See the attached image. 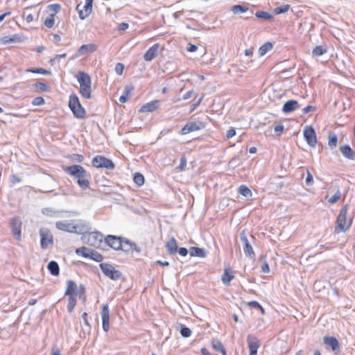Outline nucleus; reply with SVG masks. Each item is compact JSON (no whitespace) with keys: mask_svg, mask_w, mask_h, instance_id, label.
Wrapping results in <instances>:
<instances>
[{"mask_svg":"<svg viewBox=\"0 0 355 355\" xmlns=\"http://www.w3.org/2000/svg\"><path fill=\"white\" fill-rule=\"evenodd\" d=\"M180 255L182 257H186L189 252V250H187L186 248L182 247L178 248V252Z\"/></svg>","mask_w":355,"mask_h":355,"instance_id":"nucleus-57","label":"nucleus"},{"mask_svg":"<svg viewBox=\"0 0 355 355\" xmlns=\"http://www.w3.org/2000/svg\"><path fill=\"white\" fill-rule=\"evenodd\" d=\"M68 296V305L67 310L69 313L72 312L76 304V295H67Z\"/></svg>","mask_w":355,"mask_h":355,"instance_id":"nucleus-38","label":"nucleus"},{"mask_svg":"<svg viewBox=\"0 0 355 355\" xmlns=\"http://www.w3.org/2000/svg\"><path fill=\"white\" fill-rule=\"evenodd\" d=\"M166 251L168 254L170 255H174L178 252V244L175 239L174 237L171 238L166 243Z\"/></svg>","mask_w":355,"mask_h":355,"instance_id":"nucleus-23","label":"nucleus"},{"mask_svg":"<svg viewBox=\"0 0 355 355\" xmlns=\"http://www.w3.org/2000/svg\"><path fill=\"white\" fill-rule=\"evenodd\" d=\"M90 248L86 247H81L76 250V253L78 255H81L85 258H88L89 255Z\"/></svg>","mask_w":355,"mask_h":355,"instance_id":"nucleus-43","label":"nucleus"},{"mask_svg":"<svg viewBox=\"0 0 355 355\" xmlns=\"http://www.w3.org/2000/svg\"><path fill=\"white\" fill-rule=\"evenodd\" d=\"M47 268L53 276H58L60 274V267L55 261H51L47 265Z\"/></svg>","mask_w":355,"mask_h":355,"instance_id":"nucleus-29","label":"nucleus"},{"mask_svg":"<svg viewBox=\"0 0 355 355\" xmlns=\"http://www.w3.org/2000/svg\"><path fill=\"white\" fill-rule=\"evenodd\" d=\"M51 355H61L60 349L57 347H53L51 349Z\"/></svg>","mask_w":355,"mask_h":355,"instance_id":"nucleus-64","label":"nucleus"},{"mask_svg":"<svg viewBox=\"0 0 355 355\" xmlns=\"http://www.w3.org/2000/svg\"><path fill=\"white\" fill-rule=\"evenodd\" d=\"M212 347L218 352H220L223 355H226V349L223 343L218 339H213L211 340Z\"/></svg>","mask_w":355,"mask_h":355,"instance_id":"nucleus-28","label":"nucleus"},{"mask_svg":"<svg viewBox=\"0 0 355 355\" xmlns=\"http://www.w3.org/2000/svg\"><path fill=\"white\" fill-rule=\"evenodd\" d=\"M300 107L298 102L295 100H289L284 103L282 107V112L288 114Z\"/></svg>","mask_w":355,"mask_h":355,"instance_id":"nucleus-20","label":"nucleus"},{"mask_svg":"<svg viewBox=\"0 0 355 355\" xmlns=\"http://www.w3.org/2000/svg\"><path fill=\"white\" fill-rule=\"evenodd\" d=\"M235 135H236L235 129L231 128L227 130L226 136L229 139V138L233 137Z\"/></svg>","mask_w":355,"mask_h":355,"instance_id":"nucleus-62","label":"nucleus"},{"mask_svg":"<svg viewBox=\"0 0 355 355\" xmlns=\"http://www.w3.org/2000/svg\"><path fill=\"white\" fill-rule=\"evenodd\" d=\"M327 52V49L322 45L316 46L312 51L313 56H320Z\"/></svg>","mask_w":355,"mask_h":355,"instance_id":"nucleus-32","label":"nucleus"},{"mask_svg":"<svg viewBox=\"0 0 355 355\" xmlns=\"http://www.w3.org/2000/svg\"><path fill=\"white\" fill-rule=\"evenodd\" d=\"M328 145L331 148H334L337 146L338 137L334 132H330L328 137Z\"/></svg>","mask_w":355,"mask_h":355,"instance_id":"nucleus-37","label":"nucleus"},{"mask_svg":"<svg viewBox=\"0 0 355 355\" xmlns=\"http://www.w3.org/2000/svg\"><path fill=\"white\" fill-rule=\"evenodd\" d=\"M55 14H51L44 21V25L47 28H51L53 26L55 23Z\"/></svg>","mask_w":355,"mask_h":355,"instance_id":"nucleus-48","label":"nucleus"},{"mask_svg":"<svg viewBox=\"0 0 355 355\" xmlns=\"http://www.w3.org/2000/svg\"><path fill=\"white\" fill-rule=\"evenodd\" d=\"M273 45L271 42H267L260 46L259 53L261 56L264 55L268 51L272 49Z\"/></svg>","mask_w":355,"mask_h":355,"instance_id":"nucleus-36","label":"nucleus"},{"mask_svg":"<svg viewBox=\"0 0 355 355\" xmlns=\"http://www.w3.org/2000/svg\"><path fill=\"white\" fill-rule=\"evenodd\" d=\"M2 41L4 44L18 42L20 41V37L18 35L5 36L2 38Z\"/></svg>","mask_w":355,"mask_h":355,"instance_id":"nucleus-41","label":"nucleus"},{"mask_svg":"<svg viewBox=\"0 0 355 355\" xmlns=\"http://www.w3.org/2000/svg\"><path fill=\"white\" fill-rule=\"evenodd\" d=\"M92 166L98 168H106L107 170H113L115 164L110 159L103 155H96L92 161Z\"/></svg>","mask_w":355,"mask_h":355,"instance_id":"nucleus-6","label":"nucleus"},{"mask_svg":"<svg viewBox=\"0 0 355 355\" xmlns=\"http://www.w3.org/2000/svg\"><path fill=\"white\" fill-rule=\"evenodd\" d=\"M88 258L97 262H101L103 260V255L93 249H91Z\"/></svg>","mask_w":355,"mask_h":355,"instance_id":"nucleus-33","label":"nucleus"},{"mask_svg":"<svg viewBox=\"0 0 355 355\" xmlns=\"http://www.w3.org/2000/svg\"><path fill=\"white\" fill-rule=\"evenodd\" d=\"M240 239L243 245V251H244L245 256L250 259L254 258L255 253L253 250V248H252L250 241H248V239L247 238V235L245 234V230H243L240 233Z\"/></svg>","mask_w":355,"mask_h":355,"instance_id":"nucleus-8","label":"nucleus"},{"mask_svg":"<svg viewBox=\"0 0 355 355\" xmlns=\"http://www.w3.org/2000/svg\"><path fill=\"white\" fill-rule=\"evenodd\" d=\"M304 137L306 143L313 147L317 143L316 134L314 128L311 126H306L303 132Z\"/></svg>","mask_w":355,"mask_h":355,"instance_id":"nucleus-12","label":"nucleus"},{"mask_svg":"<svg viewBox=\"0 0 355 355\" xmlns=\"http://www.w3.org/2000/svg\"><path fill=\"white\" fill-rule=\"evenodd\" d=\"M132 244L133 243L130 240L123 238V245L120 250L127 253L130 252L132 250Z\"/></svg>","mask_w":355,"mask_h":355,"instance_id":"nucleus-34","label":"nucleus"},{"mask_svg":"<svg viewBox=\"0 0 355 355\" xmlns=\"http://www.w3.org/2000/svg\"><path fill=\"white\" fill-rule=\"evenodd\" d=\"M76 78L80 84V94L86 98H92V79L90 76L85 71H78Z\"/></svg>","mask_w":355,"mask_h":355,"instance_id":"nucleus-2","label":"nucleus"},{"mask_svg":"<svg viewBox=\"0 0 355 355\" xmlns=\"http://www.w3.org/2000/svg\"><path fill=\"white\" fill-rule=\"evenodd\" d=\"M159 101L155 100L143 105L139 109V112H152L157 110L159 108Z\"/></svg>","mask_w":355,"mask_h":355,"instance_id":"nucleus-19","label":"nucleus"},{"mask_svg":"<svg viewBox=\"0 0 355 355\" xmlns=\"http://www.w3.org/2000/svg\"><path fill=\"white\" fill-rule=\"evenodd\" d=\"M239 193L245 198H251L252 195L251 190L245 185H241L239 187Z\"/></svg>","mask_w":355,"mask_h":355,"instance_id":"nucleus-35","label":"nucleus"},{"mask_svg":"<svg viewBox=\"0 0 355 355\" xmlns=\"http://www.w3.org/2000/svg\"><path fill=\"white\" fill-rule=\"evenodd\" d=\"M93 1L94 0H85L84 6H82L81 3L77 5L76 10L78 12L79 17L81 19H85L91 13L92 10Z\"/></svg>","mask_w":355,"mask_h":355,"instance_id":"nucleus-10","label":"nucleus"},{"mask_svg":"<svg viewBox=\"0 0 355 355\" xmlns=\"http://www.w3.org/2000/svg\"><path fill=\"white\" fill-rule=\"evenodd\" d=\"M159 48V44H155L149 48L144 55V60L150 62L155 58L158 55Z\"/></svg>","mask_w":355,"mask_h":355,"instance_id":"nucleus-18","label":"nucleus"},{"mask_svg":"<svg viewBox=\"0 0 355 355\" xmlns=\"http://www.w3.org/2000/svg\"><path fill=\"white\" fill-rule=\"evenodd\" d=\"M341 196V193L339 190H338L331 197H330L328 200V202L331 204L336 203Z\"/></svg>","mask_w":355,"mask_h":355,"instance_id":"nucleus-50","label":"nucleus"},{"mask_svg":"<svg viewBox=\"0 0 355 355\" xmlns=\"http://www.w3.org/2000/svg\"><path fill=\"white\" fill-rule=\"evenodd\" d=\"M49 11L53 12V14L58 13L61 10V6L59 3L50 4L47 7Z\"/></svg>","mask_w":355,"mask_h":355,"instance_id":"nucleus-49","label":"nucleus"},{"mask_svg":"<svg viewBox=\"0 0 355 355\" xmlns=\"http://www.w3.org/2000/svg\"><path fill=\"white\" fill-rule=\"evenodd\" d=\"M115 72L118 75H121L124 70V65L121 62H118L115 66Z\"/></svg>","mask_w":355,"mask_h":355,"instance_id":"nucleus-54","label":"nucleus"},{"mask_svg":"<svg viewBox=\"0 0 355 355\" xmlns=\"http://www.w3.org/2000/svg\"><path fill=\"white\" fill-rule=\"evenodd\" d=\"M134 89L135 87L133 85H127L125 87L123 94L119 98V101L123 103L127 102L128 101V96L132 94Z\"/></svg>","mask_w":355,"mask_h":355,"instance_id":"nucleus-27","label":"nucleus"},{"mask_svg":"<svg viewBox=\"0 0 355 355\" xmlns=\"http://www.w3.org/2000/svg\"><path fill=\"white\" fill-rule=\"evenodd\" d=\"M231 10L234 14H238L239 12H245L248 10V7L242 5H234L232 6Z\"/></svg>","mask_w":355,"mask_h":355,"instance_id":"nucleus-44","label":"nucleus"},{"mask_svg":"<svg viewBox=\"0 0 355 355\" xmlns=\"http://www.w3.org/2000/svg\"><path fill=\"white\" fill-rule=\"evenodd\" d=\"M128 27H129V24L128 23L122 22L119 26V30L120 31H125L126 29H128Z\"/></svg>","mask_w":355,"mask_h":355,"instance_id":"nucleus-61","label":"nucleus"},{"mask_svg":"<svg viewBox=\"0 0 355 355\" xmlns=\"http://www.w3.org/2000/svg\"><path fill=\"white\" fill-rule=\"evenodd\" d=\"M99 266L103 273L110 279L117 281L123 279L121 272L116 270L112 265L108 263H101Z\"/></svg>","mask_w":355,"mask_h":355,"instance_id":"nucleus-5","label":"nucleus"},{"mask_svg":"<svg viewBox=\"0 0 355 355\" xmlns=\"http://www.w3.org/2000/svg\"><path fill=\"white\" fill-rule=\"evenodd\" d=\"M205 123L202 122H189L180 130V135H187L191 132L199 130L205 128Z\"/></svg>","mask_w":355,"mask_h":355,"instance_id":"nucleus-13","label":"nucleus"},{"mask_svg":"<svg viewBox=\"0 0 355 355\" xmlns=\"http://www.w3.org/2000/svg\"><path fill=\"white\" fill-rule=\"evenodd\" d=\"M186 166H187V158L185 157V156H182L180 158V163L178 168H180V171H183V170H184Z\"/></svg>","mask_w":355,"mask_h":355,"instance_id":"nucleus-55","label":"nucleus"},{"mask_svg":"<svg viewBox=\"0 0 355 355\" xmlns=\"http://www.w3.org/2000/svg\"><path fill=\"white\" fill-rule=\"evenodd\" d=\"M247 343L250 349L249 355H257V349L260 346V342L258 338L252 335H248L247 337Z\"/></svg>","mask_w":355,"mask_h":355,"instance_id":"nucleus-15","label":"nucleus"},{"mask_svg":"<svg viewBox=\"0 0 355 355\" xmlns=\"http://www.w3.org/2000/svg\"><path fill=\"white\" fill-rule=\"evenodd\" d=\"M315 110V107L312 106V105H307L306 107H305L304 109H303V113L304 114H307L310 112H312V111H314Z\"/></svg>","mask_w":355,"mask_h":355,"instance_id":"nucleus-59","label":"nucleus"},{"mask_svg":"<svg viewBox=\"0 0 355 355\" xmlns=\"http://www.w3.org/2000/svg\"><path fill=\"white\" fill-rule=\"evenodd\" d=\"M64 171L77 180L78 186L85 190L89 187V175L87 171L80 165L73 164L63 168Z\"/></svg>","mask_w":355,"mask_h":355,"instance_id":"nucleus-1","label":"nucleus"},{"mask_svg":"<svg viewBox=\"0 0 355 355\" xmlns=\"http://www.w3.org/2000/svg\"><path fill=\"white\" fill-rule=\"evenodd\" d=\"M198 49V46L195 44H189L188 46L187 47V50L189 52H195Z\"/></svg>","mask_w":355,"mask_h":355,"instance_id":"nucleus-60","label":"nucleus"},{"mask_svg":"<svg viewBox=\"0 0 355 355\" xmlns=\"http://www.w3.org/2000/svg\"><path fill=\"white\" fill-rule=\"evenodd\" d=\"M255 16L257 18H261L268 21H272L274 19L273 15L266 11H257L255 13Z\"/></svg>","mask_w":355,"mask_h":355,"instance_id":"nucleus-31","label":"nucleus"},{"mask_svg":"<svg viewBox=\"0 0 355 355\" xmlns=\"http://www.w3.org/2000/svg\"><path fill=\"white\" fill-rule=\"evenodd\" d=\"M291 9V6L288 4L283 5L279 7H276L274 9V13L275 15H280L288 12Z\"/></svg>","mask_w":355,"mask_h":355,"instance_id":"nucleus-45","label":"nucleus"},{"mask_svg":"<svg viewBox=\"0 0 355 355\" xmlns=\"http://www.w3.org/2000/svg\"><path fill=\"white\" fill-rule=\"evenodd\" d=\"M104 236L99 232H91L87 236V243L95 248H101Z\"/></svg>","mask_w":355,"mask_h":355,"instance_id":"nucleus-11","label":"nucleus"},{"mask_svg":"<svg viewBox=\"0 0 355 355\" xmlns=\"http://www.w3.org/2000/svg\"><path fill=\"white\" fill-rule=\"evenodd\" d=\"M40 245L42 249H47L53 245V236L51 231L47 228L40 230Z\"/></svg>","mask_w":355,"mask_h":355,"instance_id":"nucleus-7","label":"nucleus"},{"mask_svg":"<svg viewBox=\"0 0 355 355\" xmlns=\"http://www.w3.org/2000/svg\"><path fill=\"white\" fill-rule=\"evenodd\" d=\"M12 232L17 240L21 239V221L19 218L14 217L10 219Z\"/></svg>","mask_w":355,"mask_h":355,"instance_id":"nucleus-16","label":"nucleus"},{"mask_svg":"<svg viewBox=\"0 0 355 355\" xmlns=\"http://www.w3.org/2000/svg\"><path fill=\"white\" fill-rule=\"evenodd\" d=\"M70 159L73 162L80 163L83 161L84 157H83V155H80V154H72L70 156Z\"/></svg>","mask_w":355,"mask_h":355,"instance_id":"nucleus-51","label":"nucleus"},{"mask_svg":"<svg viewBox=\"0 0 355 355\" xmlns=\"http://www.w3.org/2000/svg\"><path fill=\"white\" fill-rule=\"evenodd\" d=\"M189 254L191 257L200 258H205L207 256V252L205 249L198 247H191L189 249Z\"/></svg>","mask_w":355,"mask_h":355,"instance_id":"nucleus-26","label":"nucleus"},{"mask_svg":"<svg viewBox=\"0 0 355 355\" xmlns=\"http://www.w3.org/2000/svg\"><path fill=\"white\" fill-rule=\"evenodd\" d=\"M234 276L229 272V268H225L221 277V280L224 284L229 286L230 282L234 279Z\"/></svg>","mask_w":355,"mask_h":355,"instance_id":"nucleus-30","label":"nucleus"},{"mask_svg":"<svg viewBox=\"0 0 355 355\" xmlns=\"http://www.w3.org/2000/svg\"><path fill=\"white\" fill-rule=\"evenodd\" d=\"M134 182L139 187L142 186L144 184V177L140 173H135L133 177Z\"/></svg>","mask_w":355,"mask_h":355,"instance_id":"nucleus-42","label":"nucleus"},{"mask_svg":"<svg viewBox=\"0 0 355 355\" xmlns=\"http://www.w3.org/2000/svg\"><path fill=\"white\" fill-rule=\"evenodd\" d=\"M102 326L105 332H107L110 329V309L107 304L102 306L101 309Z\"/></svg>","mask_w":355,"mask_h":355,"instance_id":"nucleus-14","label":"nucleus"},{"mask_svg":"<svg viewBox=\"0 0 355 355\" xmlns=\"http://www.w3.org/2000/svg\"><path fill=\"white\" fill-rule=\"evenodd\" d=\"M248 305L254 309L261 308V304L257 301H250L248 303Z\"/></svg>","mask_w":355,"mask_h":355,"instance_id":"nucleus-58","label":"nucleus"},{"mask_svg":"<svg viewBox=\"0 0 355 355\" xmlns=\"http://www.w3.org/2000/svg\"><path fill=\"white\" fill-rule=\"evenodd\" d=\"M44 103V99L41 96L35 98L32 101V104L35 106L42 105Z\"/></svg>","mask_w":355,"mask_h":355,"instance_id":"nucleus-53","label":"nucleus"},{"mask_svg":"<svg viewBox=\"0 0 355 355\" xmlns=\"http://www.w3.org/2000/svg\"><path fill=\"white\" fill-rule=\"evenodd\" d=\"M104 244L108 245L109 247L113 248L116 250H119L120 248H122L123 245V238L120 236H116L114 235H107L104 239Z\"/></svg>","mask_w":355,"mask_h":355,"instance_id":"nucleus-9","label":"nucleus"},{"mask_svg":"<svg viewBox=\"0 0 355 355\" xmlns=\"http://www.w3.org/2000/svg\"><path fill=\"white\" fill-rule=\"evenodd\" d=\"M76 294V297L78 296V297L80 300H83V301H85L86 299L85 286L83 284H80L77 288Z\"/></svg>","mask_w":355,"mask_h":355,"instance_id":"nucleus-40","label":"nucleus"},{"mask_svg":"<svg viewBox=\"0 0 355 355\" xmlns=\"http://www.w3.org/2000/svg\"><path fill=\"white\" fill-rule=\"evenodd\" d=\"M342 155L348 159L355 161V151L348 144L342 146L340 148Z\"/></svg>","mask_w":355,"mask_h":355,"instance_id":"nucleus-21","label":"nucleus"},{"mask_svg":"<svg viewBox=\"0 0 355 355\" xmlns=\"http://www.w3.org/2000/svg\"><path fill=\"white\" fill-rule=\"evenodd\" d=\"M322 339L323 343L326 345L329 346L334 352L337 353L340 352V345L338 340L335 337L325 336Z\"/></svg>","mask_w":355,"mask_h":355,"instance_id":"nucleus-17","label":"nucleus"},{"mask_svg":"<svg viewBox=\"0 0 355 355\" xmlns=\"http://www.w3.org/2000/svg\"><path fill=\"white\" fill-rule=\"evenodd\" d=\"M69 107L76 118L80 119L85 118L86 111L80 104L76 94L72 93L69 96Z\"/></svg>","mask_w":355,"mask_h":355,"instance_id":"nucleus-4","label":"nucleus"},{"mask_svg":"<svg viewBox=\"0 0 355 355\" xmlns=\"http://www.w3.org/2000/svg\"><path fill=\"white\" fill-rule=\"evenodd\" d=\"M35 89L38 91L47 92L50 90V87L42 82H37L33 85Z\"/></svg>","mask_w":355,"mask_h":355,"instance_id":"nucleus-46","label":"nucleus"},{"mask_svg":"<svg viewBox=\"0 0 355 355\" xmlns=\"http://www.w3.org/2000/svg\"><path fill=\"white\" fill-rule=\"evenodd\" d=\"M348 209V204H345L340 209L339 214L336 219V225L334 229L335 234H338L340 232H345L351 227L353 220L352 217L349 218V222L348 223H347V215Z\"/></svg>","mask_w":355,"mask_h":355,"instance_id":"nucleus-3","label":"nucleus"},{"mask_svg":"<svg viewBox=\"0 0 355 355\" xmlns=\"http://www.w3.org/2000/svg\"><path fill=\"white\" fill-rule=\"evenodd\" d=\"M78 286L73 280L69 279L67 281V289L64 295H76V293Z\"/></svg>","mask_w":355,"mask_h":355,"instance_id":"nucleus-25","label":"nucleus"},{"mask_svg":"<svg viewBox=\"0 0 355 355\" xmlns=\"http://www.w3.org/2000/svg\"><path fill=\"white\" fill-rule=\"evenodd\" d=\"M21 181V179L19 178L17 175L12 174L10 177V182L11 184H15L16 183H19Z\"/></svg>","mask_w":355,"mask_h":355,"instance_id":"nucleus-56","label":"nucleus"},{"mask_svg":"<svg viewBox=\"0 0 355 355\" xmlns=\"http://www.w3.org/2000/svg\"><path fill=\"white\" fill-rule=\"evenodd\" d=\"M96 49V46L94 44H83L78 49L76 56L83 55L89 52H93Z\"/></svg>","mask_w":355,"mask_h":355,"instance_id":"nucleus-24","label":"nucleus"},{"mask_svg":"<svg viewBox=\"0 0 355 355\" xmlns=\"http://www.w3.org/2000/svg\"><path fill=\"white\" fill-rule=\"evenodd\" d=\"M56 227L60 230L67 232H76L77 227L71 223L64 221H58L55 224Z\"/></svg>","mask_w":355,"mask_h":355,"instance_id":"nucleus-22","label":"nucleus"},{"mask_svg":"<svg viewBox=\"0 0 355 355\" xmlns=\"http://www.w3.org/2000/svg\"><path fill=\"white\" fill-rule=\"evenodd\" d=\"M180 332L181 336L184 338H189L191 335V330L182 324H181Z\"/></svg>","mask_w":355,"mask_h":355,"instance_id":"nucleus-47","label":"nucleus"},{"mask_svg":"<svg viewBox=\"0 0 355 355\" xmlns=\"http://www.w3.org/2000/svg\"><path fill=\"white\" fill-rule=\"evenodd\" d=\"M26 72H31L33 73H39L43 75H51V72L43 68H29L27 69Z\"/></svg>","mask_w":355,"mask_h":355,"instance_id":"nucleus-39","label":"nucleus"},{"mask_svg":"<svg viewBox=\"0 0 355 355\" xmlns=\"http://www.w3.org/2000/svg\"><path fill=\"white\" fill-rule=\"evenodd\" d=\"M261 270L264 273H268L270 270V268H269V266L267 262H264L262 265H261Z\"/></svg>","mask_w":355,"mask_h":355,"instance_id":"nucleus-63","label":"nucleus"},{"mask_svg":"<svg viewBox=\"0 0 355 355\" xmlns=\"http://www.w3.org/2000/svg\"><path fill=\"white\" fill-rule=\"evenodd\" d=\"M305 182L307 186H311L313 184V178L309 169H306V178Z\"/></svg>","mask_w":355,"mask_h":355,"instance_id":"nucleus-52","label":"nucleus"}]
</instances>
